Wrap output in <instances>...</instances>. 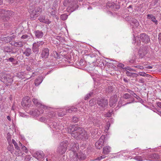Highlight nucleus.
<instances>
[{
  "mask_svg": "<svg viewBox=\"0 0 161 161\" xmlns=\"http://www.w3.org/2000/svg\"><path fill=\"white\" fill-rule=\"evenodd\" d=\"M29 10L31 18L32 20H35L40 14L42 9L38 7H35V5H32L30 6Z\"/></svg>",
  "mask_w": 161,
  "mask_h": 161,
  "instance_id": "obj_1",
  "label": "nucleus"
},
{
  "mask_svg": "<svg viewBox=\"0 0 161 161\" xmlns=\"http://www.w3.org/2000/svg\"><path fill=\"white\" fill-rule=\"evenodd\" d=\"M14 15V12L11 10L0 9V19L4 21H8Z\"/></svg>",
  "mask_w": 161,
  "mask_h": 161,
  "instance_id": "obj_2",
  "label": "nucleus"
},
{
  "mask_svg": "<svg viewBox=\"0 0 161 161\" xmlns=\"http://www.w3.org/2000/svg\"><path fill=\"white\" fill-rule=\"evenodd\" d=\"M76 145L75 143L70 145V146H72L70 149L71 151L70 152L69 159L71 161H77L78 159V154L75 151V150H77Z\"/></svg>",
  "mask_w": 161,
  "mask_h": 161,
  "instance_id": "obj_3",
  "label": "nucleus"
},
{
  "mask_svg": "<svg viewBox=\"0 0 161 161\" xmlns=\"http://www.w3.org/2000/svg\"><path fill=\"white\" fill-rule=\"evenodd\" d=\"M82 129V128L77 125H72L68 128V131L72 137L75 138Z\"/></svg>",
  "mask_w": 161,
  "mask_h": 161,
  "instance_id": "obj_4",
  "label": "nucleus"
},
{
  "mask_svg": "<svg viewBox=\"0 0 161 161\" xmlns=\"http://www.w3.org/2000/svg\"><path fill=\"white\" fill-rule=\"evenodd\" d=\"M68 146V142L67 141L61 142L58 147L57 152L60 154H63L65 152Z\"/></svg>",
  "mask_w": 161,
  "mask_h": 161,
  "instance_id": "obj_5",
  "label": "nucleus"
},
{
  "mask_svg": "<svg viewBox=\"0 0 161 161\" xmlns=\"http://www.w3.org/2000/svg\"><path fill=\"white\" fill-rule=\"evenodd\" d=\"M89 137L87 133L82 128L75 139L77 140H82L86 141Z\"/></svg>",
  "mask_w": 161,
  "mask_h": 161,
  "instance_id": "obj_6",
  "label": "nucleus"
},
{
  "mask_svg": "<svg viewBox=\"0 0 161 161\" xmlns=\"http://www.w3.org/2000/svg\"><path fill=\"white\" fill-rule=\"evenodd\" d=\"M96 103L104 110L108 106V100L105 98H98L96 100Z\"/></svg>",
  "mask_w": 161,
  "mask_h": 161,
  "instance_id": "obj_7",
  "label": "nucleus"
},
{
  "mask_svg": "<svg viewBox=\"0 0 161 161\" xmlns=\"http://www.w3.org/2000/svg\"><path fill=\"white\" fill-rule=\"evenodd\" d=\"M2 80L5 85L8 86L10 85L12 83L13 80L9 75H3L1 77Z\"/></svg>",
  "mask_w": 161,
  "mask_h": 161,
  "instance_id": "obj_8",
  "label": "nucleus"
},
{
  "mask_svg": "<svg viewBox=\"0 0 161 161\" xmlns=\"http://www.w3.org/2000/svg\"><path fill=\"white\" fill-rule=\"evenodd\" d=\"M31 100L29 97L26 96L24 97L21 102V105L23 107H29L31 104Z\"/></svg>",
  "mask_w": 161,
  "mask_h": 161,
  "instance_id": "obj_9",
  "label": "nucleus"
},
{
  "mask_svg": "<svg viewBox=\"0 0 161 161\" xmlns=\"http://www.w3.org/2000/svg\"><path fill=\"white\" fill-rule=\"evenodd\" d=\"M140 38L141 41L147 44L150 41L149 36L145 33L141 34L140 35Z\"/></svg>",
  "mask_w": 161,
  "mask_h": 161,
  "instance_id": "obj_10",
  "label": "nucleus"
},
{
  "mask_svg": "<svg viewBox=\"0 0 161 161\" xmlns=\"http://www.w3.org/2000/svg\"><path fill=\"white\" fill-rule=\"evenodd\" d=\"M148 52V48L147 47H140L138 52L139 57L142 58L145 56Z\"/></svg>",
  "mask_w": 161,
  "mask_h": 161,
  "instance_id": "obj_11",
  "label": "nucleus"
},
{
  "mask_svg": "<svg viewBox=\"0 0 161 161\" xmlns=\"http://www.w3.org/2000/svg\"><path fill=\"white\" fill-rule=\"evenodd\" d=\"M117 101V96L116 95H114L111 96L109 102L110 106L114 107L115 106Z\"/></svg>",
  "mask_w": 161,
  "mask_h": 161,
  "instance_id": "obj_12",
  "label": "nucleus"
},
{
  "mask_svg": "<svg viewBox=\"0 0 161 161\" xmlns=\"http://www.w3.org/2000/svg\"><path fill=\"white\" fill-rule=\"evenodd\" d=\"M49 50L48 48H43L41 54V57L42 58H47L49 55Z\"/></svg>",
  "mask_w": 161,
  "mask_h": 161,
  "instance_id": "obj_13",
  "label": "nucleus"
},
{
  "mask_svg": "<svg viewBox=\"0 0 161 161\" xmlns=\"http://www.w3.org/2000/svg\"><path fill=\"white\" fill-rule=\"evenodd\" d=\"M44 156L42 152H37L34 154V157L38 160H41L44 158Z\"/></svg>",
  "mask_w": 161,
  "mask_h": 161,
  "instance_id": "obj_14",
  "label": "nucleus"
},
{
  "mask_svg": "<svg viewBox=\"0 0 161 161\" xmlns=\"http://www.w3.org/2000/svg\"><path fill=\"white\" fill-rule=\"evenodd\" d=\"M3 51L4 52L11 53H15L14 51V48L10 46H5L3 47Z\"/></svg>",
  "mask_w": 161,
  "mask_h": 161,
  "instance_id": "obj_15",
  "label": "nucleus"
},
{
  "mask_svg": "<svg viewBox=\"0 0 161 161\" xmlns=\"http://www.w3.org/2000/svg\"><path fill=\"white\" fill-rule=\"evenodd\" d=\"M22 52L23 54L27 57L30 56L32 53L31 49L29 47L25 48L24 51L22 50Z\"/></svg>",
  "mask_w": 161,
  "mask_h": 161,
  "instance_id": "obj_16",
  "label": "nucleus"
},
{
  "mask_svg": "<svg viewBox=\"0 0 161 161\" xmlns=\"http://www.w3.org/2000/svg\"><path fill=\"white\" fill-rule=\"evenodd\" d=\"M38 20L40 22L47 24H49L51 23V21L48 19H46L45 16L42 15H41L39 16Z\"/></svg>",
  "mask_w": 161,
  "mask_h": 161,
  "instance_id": "obj_17",
  "label": "nucleus"
},
{
  "mask_svg": "<svg viewBox=\"0 0 161 161\" xmlns=\"http://www.w3.org/2000/svg\"><path fill=\"white\" fill-rule=\"evenodd\" d=\"M147 19L151 20L155 24L157 25L158 24V21L156 19L155 17L152 14H148L147 15Z\"/></svg>",
  "mask_w": 161,
  "mask_h": 161,
  "instance_id": "obj_18",
  "label": "nucleus"
},
{
  "mask_svg": "<svg viewBox=\"0 0 161 161\" xmlns=\"http://www.w3.org/2000/svg\"><path fill=\"white\" fill-rule=\"evenodd\" d=\"M123 98L125 99H130L129 102L127 103V104L131 103L134 101V98L128 93H126L124 94L123 96Z\"/></svg>",
  "mask_w": 161,
  "mask_h": 161,
  "instance_id": "obj_19",
  "label": "nucleus"
},
{
  "mask_svg": "<svg viewBox=\"0 0 161 161\" xmlns=\"http://www.w3.org/2000/svg\"><path fill=\"white\" fill-rule=\"evenodd\" d=\"M32 102L34 104L40 107L41 108H45L46 106L44 105H42L40 102V101L36 98H33L32 100Z\"/></svg>",
  "mask_w": 161,
  "mask_h": 161,
  "instance_id": "obj_20",
  "label": "nucleus"
},
{
  "mask_svg": "<svg viewBox=\"0 0 161 161\" xmlns=\"http://www.w3.org/2000/svg\"><path fill=\"white\" fill-rule=\"evenodd\" d=\"M103 139H100L98 142H96L95 143V146L98 149H101L103 144Z\"/></svg>",
  "mask_w": 161,
  "mask_h": 161,
  "instance_id": "obj_21",
  "label": "nucleus"
},
{
  "mask_svg": "<svg viewBox=\"0 0 161 161\" xmlns=\"http://www.w3.org/2000/svg\"><path fill=\"white\" fill-rule=\"evenodd\" d=\"M36 37L38 38H42L43 35V33L42 31L36 30L34 31Z\"/></svg>",
  "mask_w": 161,
  "mask_h": 161,
  "instance_id": "obj_22",
  "label": "nucleus"
},
{
  "mask_svg": "<svg viewBox=\"0 0 161 161\" xmlns=\"http://www.w3.org/2000/svg\"><path fill=\"white\" fill-rule=\"evenodd\" d=\"M159 156L158 154L154 153L148 155V158H150V160H152L158 159L159 158Z\"/></svg>",
  "mask_w": 161,
  "mask_h": 161,
  "instance_id": "obj_23",
  "label": "nucleus"
},
{
  "mask_svg": "<svg viewBox=\"0 0 161 161\" xmlns=\"http://www.w3.org/2000/svg\"><path fill=\"white\" fill-rule=\"evenodd\" d=\"M42 78V76H40L35 79L34 83L36 86H38L42 83L43 80Z\"/></svg>",
  "mask_w": 161,
  "mask_h": 161,
  "instance_id": "obj_24",
  "label": "nucleus"
},
{
  "mask_svg": "<svg viewBox=\"0 0 161 161\" xmlns=\"http://www.w3.org/2000/svg\"><path fill=\"white\" fill-rule=\"evenodd\" d=\"M111 147L108 146L105 147L103 149V153L104 154H107L110 152Z\"/></svg>",
  "mask_w": 161,
  "mask_h": 161,
  "instance_id": "obj_25",
  "label": "nucleus"
},
{
  "mask_svg": "<svg viewBox=\"0 0 161 161\" xmlns=\"http://www.w3.org/2000/svg\"><path fill=\"white\" fill-rule=\"evenodd\" d=\"M50 14L53 17H54L55 16L56 17V18H57V16L56 15V8H50Z\"/></svg>",
  "mask_w": 161,
  "mask_h": 161,
  "instance_id": "obj_26",
  "label": "nucleus"
},
{
  "mask_svg": "<svg viewBox=\"0 0 161 161\" xmlns=\"http://www.w3.org/2000/svg\"><path fill=\"white\" fill-rule=\"evenodd\" d=\"M116 6L113 3H108L106 4V7L108 9H112Z\"/></svg>",
  "mask_w": 161,
  "mask_h": 161,
  "instance_id": "obj_27",
  "label": "nucleus"
},
{
  "mask_svg": "<svg viewBox=\"0 0 161 161\" xmlns=\"http://www.w3.org/2000/svg\"><path fill=\"white\" fill-rule=\"evenodd\" d=\"M32 50L34 53L37 54L39 52V47L33 43Z\"/></svg>",
  "mask_w": 161,
  "mask_h": 161,
  "instance_id": "obj_28",
  "label": "nucleus"
},
{
  "mask_svg": "<svg viewBox=\"0 0 161 161\" xmlns=\"http://www.w3.org/2000/svg\"><path fill=\"white\" fill-rule=\"evenodd\" d=\"M77 108L74 107H72L66 110V113H71L77 111Z\"/></svg>",
  "mask_w": 161,
  "mask_h": 161,
  "instance_id": "obj_29",
  "label": "nucleus"
},
{
  "mask_svg": "<svg viewBox=\"0 0 161 161\" xmlns=\"http://www.w3.org/2000/svg\"><path fill=\"white\" fill-rule=\"evenodd\" d=\"M6 60L7 62H9L12 63L13 64H16L15 63V62L16 61V59L14 58L13 57L8 58L6 59Z\"/></svg>",
  "mask_w": 161,
  "mask_h": 161,
  "instance_id": "obj_30",
  "label": "nucleus"
},
{
  "mask_svg": "<svg viewBox=\"0 0 161 161\" xmlns=\"http://www.w3.org/2000/svg\"><path fill=\"white\" fill-rule=\"evenodd\" d=\"M81 119L79 116H75L72 117V121L74 123H76L80 121Z\"/></svg>",
  "mask_w": 161,
  "mask_h": 161,
  "instance_id": "obj_31",
  "label": "nucleus"
},
{
  "mask_svg": "<svg viewBox=\"0 0 161 161\" xmlns=\"http://www.w3.org/2000/svg\"><path fill=\"white\" fill-rule=\"evenodd\" d=\"M114 90V88L112 86H109L106 88V91L108 93H110L113 92Z\"/></svg>",
  "mask_w": 161,
  "mask_h": 161,
  "instance_id": "obj_32",
  "label": "nucleus"
},
{
  "mask_svg": "<svg viewBox=\"0 0 161 161\" xmlns=\"http://www.w3.org/2000/svg\"><path fill=\"white\" fill-rule=\"evenodd\" d=\"M78 159L80 160H83L85 159L86 157L84 154L79 153L78 154Z\"/></svg>",
  "mask_w": 161,
  "mask_h": 161,
  "instance_id": "obj_33",
  "label": "nucleus"
},
{
  "mask_svg": "<svg viewBox=\"0 0 161 161\" xmlns=\"http://www.w3.org/2000/svg\"><path fill=\"white\" fill-rule=\"evenodd\" d=\"M94 93L93 92H90L86 94L84 97V99L86 100H87L91 97L93 96Z\"/></svg>",
  "mask_w": 161,
  "mask_h": 161,
  "instance_id": "obj_34",
  "label": "nucleus"
},
{
  "mask_svg": "<svg viewBox=\"0 0 161 161\" xmlns=\"http://www.w3.org/2000/svg\"><path fill=\"white\" fill-rule=\"evenodd\" d=\"M14 45L15 47H21L23 46V44L21 42H14Z\"/></svg>",
  "mask_w": 161,
  "mask_h": 161,
  "instance_id": "obj_35",
  "label": "nucleus"
},
{
  "mask_svg": "<svg viewBox=\"0 0 161 161\" xmlns=\"http://www.w3.org/2000/svg\"><path fill=\"white\" fill-rule=\"evenodd\" d=\"M9 145L7 147V149L9 151H12L14 150V148L12 144V142L8 143Z\"/></svg>",
  "mask_w": 161,
  "mask_h": 161,
  "instance_id": "obj_36",
  "label": "nucleus"
},
{
  "mask_svg": "<svg viewBox=\"0 0 161 161\" xmlns=\"http://www.w3.org/2000/svg\"><path fill=\"white\" fill-rule=\"evenodd\" d=\"M12 142L14 144L15 148L17 150H19V147L18 146V145L15 141L14 139L12 140Z\"/></svg>",
  "mask_w": 161,
  "mask_h": 161,
  "instance_id": "obj_37",
  "label": "nucleus"
},
{
  "mask_svg": "<svg viewBox=\"0 0 161 161\" xmlns=\"http://www.w3.org/2000/svg\"><path fill=\"white\" fill-rule=\"evenodd\" d=\"M35 45L37 46L38 47L41 46H42L44 44V42L42 41L37 42H36L34 43Z\"/></svg>",
  "mask_w": 161,
  "mask_h": 161,
  "instance_id": "obj_38",
  "label": "nucleus"
},
{
  "mask_svg": "<svg viewBox=\"0 0 161 161\" xmlns=\"http://www.w3.org/2000/svg\"><path fill=\"white\" fill-rule=\"evenodd\" d=\"M125 73L128 76H132L133 75H136V73L130 72L129 71L127 70L126 71Z\"/></svg>",
  "mask_w": 161,
  "mask_h": 161,
  "instance_id": "obj_39",
  "label": "nucleus"
},
{
  "mask_svg": "<svg viewBox=\"0 0 161 161\" xmlns=\"http://www.w3.org/2000/svg\"><path fill=\"white\" fill-rule=\"evenodd\" d=\"M68 18V15L66 14H64L61 15V19L63 20H66Z\"/></svg>",
  "mask_w": 161,
  "mask_h": 161,
  "instance_id": "obj_40",
  "label": "nucleus"
},
{
  "mask_svg": "<svg viewBox=\"0 0 161 161\" xmlns=\"http://www.w3.org/2000/svg\"><path fill=\"white\" fill-rule=\"evenodd\" d=\"M53 125H51L52 126L51 127L55 128L56 129H58L59 128V126L57 125V123L55 122L53 123Z\"/></svg>",
  "mask_w": 161,
  "mask_h": 161,
  "instance_id": "obj_41",
  "label": "nucleus"
},
{
  "mask_svg": "<svg viewBox=\"0 0 161 161\" xmlns=\"http://www.w3.org/2000/svg\"><path fill=\"white\" fill-rule=\"evenodd\" d=\"M139 75L140 76H146L147 77H149L150 75L148 74H147L144 72H140L139 73Z\"/></svg>",
  "mask_w": 161,
  "mask_h": 161,
  "instance_id": "obj_42",
  "label": "nucleus"
},
{
  "mask_svg": "<svg viewBox=\"0 0 161 161\" xmlns=\"http://www.w3.org/2000/svg\"><path fill=\"white\" fill-rule=\"evenodd\" d=\"M134 159L138 161H142L143 160L142 157L140 156H137L135 157Z\"/></svg>",
  "mask_w": 161,
  "mask_h": 161,
  "instance_id": "obj_43",
  "label": "nucleus"
},
{
  "mask_svg": "<svg viewBox=\"0 0 161 161\" xmlns=\"http://www.w3.org/2000/svg\"><path fill=\"white\" fill-rule=\"evenodd\" d=\"M40 111H40H38L37 109H35L34 111H33V113L34 114H35V113H36V114L38 115L39 113H43V110H41Z\"/></svg>",
  "mask_w": 161,
  "mask_h": 161,
  "instance_id": "obj_44",
  "label": "nucleus"
},
{
  "mask_svg": "<svg viewBox=\"0 0 161 161\" xmlns=\"http://www.w3.org/2000/svg\"><path fill=\"white\" fill-rule=\"evenodd\" d=\"M7 140L8 141V143H10L12 142H11V135L9 133H8L7 134Z\"/></svg>",
  "mask_w": 161,
  "mask_h": 161,
  "instance_id": "obj_45",
  "label": "nucleus"
},
{
  "mask_svg": "<svg viewBox=\"0 0 161 161\" xmlns=\"http://www.w3.org/2000/svg\"><path fill=\"white\" fill-rule=\"evenodd\" d=\"M112 112L113 110L111 111H110V110H109V111L106 114V116L108 117H110L112 115Z\"/></svg>",
  "mask_w": 161,
  "mask_h": 161,
  "instance_id": "obj_46",
  "label": "nucleus"
},
{
  "mask_svg": "<svg viewBox=\"0 0 161 161\" xmlns=\"http://www.w3.org/2000/svg\"><path fill=\"white\" fill-rule=\"evenodd\" d=\"M95 99L94 98H92L89 101V104L91 106H93L95 104Z\"/></svg>",
  "mask_w": 161,
  "mask_h": 161,
  "instance_id": "obj_47",
  "label": "nucleus"
},
{
  "mask_svg": "<svg viewBox=\"0 0 161 161\" xmlns=\"http://www.w3.org/2000/svg\"><path fill=\"white\" fill-rule=\"evenodd\" d=\"M132 23L135 24L136 26H138L139 25V22L136 19H133L132 20Z\"/></svg>",
  "mask_w": 161,
  "mask_h": 161,
  "instance_id": "obj_48",
  "label": "nucleus"
},
{
  "mask_svg": "<svg viewBox=\"0 0 161 161\" xmlns=\"http://www.w3.org/2000/svg\"><path fill=\"white\" fill-rule=\"evenodd\" d=\"M117 65L118 67H120L123 69H125V67L124 68L125 65L119 63Z\"/></svg>",
  "mask_w": 161,
  "mask_h": 161,
  "instance_id": "obj_49",
  "label": "nucleus"
},
{
  "mask_svg": "<svg viewBox=\"0 0 161 161\" xmlns=\"http://www.w3.org/2000/svg\"><path fill=\"white\" fill-rule=\"evenodd\" d=\"M21 149L24 152L27 153L28 152V150L27 148L24 146H23L21 147Z\"/></svg>",
  "mask_w": 161,
  "mask_h": 161,
  "instance_id": "obj_50",
  "label": "nucleus"
},
{
  "mask_svg": "<svg viewBox=\"0 0 161 161\" xmlns=\"http://www.w3.org/2000/svg\"><path fill=\"white\" fill-rule=\"evenodd\" d=\"M8 4H10L13 3L15 0H5Z\"/></svg>",
  "mask_w": 161,
  "mask_h": 161,
  "instance_id": "obj_51",
  "label": "nucleus"
},
{
  "mask_svg": "<svg viewBox=\"0 0 161 161\" xmlns=\"http://www.w3.org/2000/svg\"><path fill=\"white\" fill-rule=\"evenodd\" d=\"M125 69L126 70H128L129 71H135V70H134L131 68H130V67H125Z\"/></svg>",
  "mask_w": 161,
  "mask_h": 161,
  "instance_id": "obj_52",
  "label": "nucleus"
},
{
  "mask_svg": "<svg viewBox=\"0 0 161 161\" xmlns=\"http://www.w3.org/2000/svg\"><path fill=\"white\" fill-rule=\"evenodd\" d=\"M29 37V36L27 34H25L23 35L21 37V38L24 39H26Z\"/></svg>",
  "mask_w": 161,
  "mask_h": 161,
  "instance_id": "obj_53",
  "label": "nucleus"
},
{
  "mask_svg": "<svg viewBox=\"0 0 161 161\" xmlns=\"http://www.w3.org/2000/svg\"><path fill=\"white\" fill-rule=\"evenodd\" d=\"M31 158L30 155H28L26 156L25 158L26 159V161H29Z\"/></svg>",
  "mask_w": 161,
  "mask_h": 161,
  "instance_id": "obj_54",
  "label": "nucleus"
},
{
  "mask_svg": "<svg viewBox=\"0 0 161 161\" xmlns=\"http://www.w3.org/2000/svg\"><path fill=\"white\" fill-rule=\"evenodd\" d=\"M105 158V156L104 155H103L102 156H101L100 157H99L97 158V159L100 160L101 159H102Z\"/></svg>",
  "mask_w": 161,
  "mask_h": 161,
  "instance_id": "obj_55",
  "label": "nucleus"
},
{
  "mask_svg": "<svg viewBox=\"0 0 161 161\" xmlns=\"http://www.w3.org/2000/svg\"><path fill=\"white\" fill-rule=\"evenodd\" d=\"M135 67L139 69H143L144 68V67H143L142 66H141L137 65V66H136Z\"/></svg>",
  "mask_w": 161,
  "mask_h": 161,
  "instance_id": "obj_56",
  "label": "nucleus"
},
{
  "mask_svg": "<svg viewBox=\"0 0 161 161\" xmlns=\"http://www.w3.org/2000/svg\"><path fill=\"white\" fill-rule=\"evenodd\" d=\"M157 106L161 108V102H158L157 103Z\"/></svg>",
  "mask_w": 161,
  "mask_h": 161,
  "instance_id": "obj_57",
  "label": "nucleus"
},
{
  "mask_svg": "<svg viewBox=\"0 0 161 161\" xmlns=\"http://www.w3.org/2000/svg\"><path fill=\"white\" fill-rule=\"evenodd\" d=\"M159 0H153V3L154 5L158 3Z\"/></svg>",
  "mask_w": 161,
  "mask_h": 161,
  "instance_id": "obj_58",
  "label": "nucleus"
},
{
  "mask_svg": "<svg viewBox=\"0 0 161 161\" xmlns=\"http://www.w3.org/2000/svg\"><path fill=\"white\" fill-rule=\"evenodd\" d=\"M64 115V114L62 112H59L58 113V115L59 116H63Z\"/></svg>",
  "mask_w": 161,
  "mask_h": 161,
  "instance_id": "obj_59",
  "label": "nucleus"
},
{
  "mask_svg": "<svg viewBox=\"0 0 161 161\" xmlns=\"http://www.w3.org/2000/svg\"><path fill=\"white\" fill-rule=\"evenodd\" d=\"M158 39L159 42L161 41V33H159L158 35Z\"/></svg>",
  "mask_w": 161,
  "mask_h": 161,
  "instance_id": "obj_60",
  "label": "nucleus"
},
{
  "mask_svg": "<svg viewBox=\"0 0 161 161\" xmlns=\"http://www.w3.org/2000/svg\"><path fill=\"white\" fill-rule=\"evenodd\" d=\"M47 116L48 117H47V119L52 118L53 117L52 115H51V114L50 113L48 114Z\"/></svg>",
  "mask_w": 161,
  "mask_h": 161,
  "instance_id": "obj_61",
  "label": "nucleus"
},
{
  "mask_svg": "<svg viewBox=\"0 0 161 161\" xmlns=\"http://www.w3.org/2000/svg\"><path fill=\"white\" fill-rule=\"evenodd\" d=\"M133 42H132V43L134 44H135V43L136 42V38L135 36H134L133 37Z\"/></svg>",
  "mask_w": 161,
  "mask_h": 161,
  "instance_id": "obj_62",
  "label": "nucleus"
},
{
  "mask_svg": "<svg viewBox=\"0 0 161 161\" xmlns=\"http://www.w3.org/2000/svg\"><path fill=\"white\" fill-rule=\"evenodd\" d=\"M26 69L27 71H30L31 70V69L29 66H27Z\"/></svg>",
  "mask_w": 161,
  "mask_h": 161,
  "instance_id": "obj_63",
  "label": "nucleus"
},
{
  "mask_svg": "<svg viewBox=\"0 0 161 161\" xmlns=\"http://www.w3.org/2000/svg\"><path fill=\"white\" fill-rule=\"evenodd\" d=\"M121 105H122V104H121V103H120V102H119H119H118V104L117 106H118V107L119 106V108H118V109H118V108H120V107L121 106Z\"/></svg>",
  "mask_w": 161,
  "mask_h": 161,
  "instance_id": "obj_64",
  "label": "nucleus"
}]
</instances>
